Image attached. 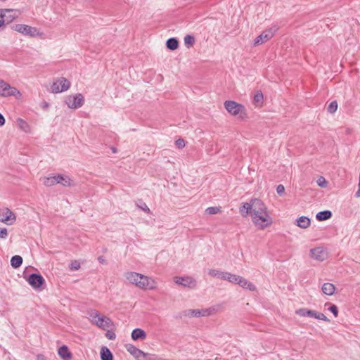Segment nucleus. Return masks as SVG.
<instances>
[{
	"label": "nucleus",
	"instance_id": "obj_1",
	"mask_svg": "<svg viewBox=\"0 0 360 360\" xmlns=\"http://www.w3.org/2000/svg\"><path fill=\"white\" fill-rule=\"evenodd\" d=\"M244 207L251 210L252 222L259 229H264L270 226L273 221L269 215L266 205L259 199H252Z\"/></svg>",
	"mask_w": 360,
	"mask_h": 360
},
{
	"label": "nucleus",
	"instance_id": "obj_2",
	"mask_svg": "<svg viewBox=\"0 0 360 360\" xmlns=\"http://www.w3.org/2000/svg\"><path fill=\"white\" fill-rule=\"evenodd\" d=\"M129 283L143 290H153L156 288V282L150 277L136 272L129 271L124 274Z\"/></svg>",
	"mask_w": 360,
	"mask_h": 360
},
{
	"label": "nucleus",
	"instance_id": "obj_3",
	"mask_svg": "<svg viewBox=\"0 0 360 360\" xmlns=\"http://www.w3.org/2000/svg\"><path fill=\"white\" fill-rule=\"evenodd\" d=\"M224 108L231 115L238 117L240 120H243L247 117L246 109L244 105L236 101H225Z\"/></svg>",
	"mask_w": 360,
	"mask_h": 360
},
{
	"label": "nucleus",
	"instance_id": "obj_4",
	"mask_svg": "<svg viewBox=\"0 0 360 360\" xmlns=\"http://www.w3.org/2000/svg\"><path fill=\"white\" fill-rule=\"evenodd\" d=\"M89 315L91 318V321L99 328L105 329L112 326L111 320L108 317L101 314L96 310H92Z\"/></svg>",
	"mask_w": 360,
	"mask_h": 360
},
{
	"label": "nucleus",
	"instance_id": "obj_5",
	"mask_svg": "<svg viewBox=\"0 0 360 360\" xmlns=\"http://www.w3.org/2000/svg\"><path fill=\"white\" fill-rule=\"evenodd\" d=\"M0 96H14L20 98L22 96V94L15 87L11 86L8 83L0 79Z\"/></svg>",
	"mask_w": 360,
	"mask_h": 360
},
{
	"label": "nucleus",
	"instance_id": "obj_6",
	"mask_svg": "<svg viewBox=\"0 0 360 360\" xmlns=\"http://www.w3.org/2000/svg\"><path fill=\"white\" fill-rule=\"evenodd\" d=\"M277 30V27H273L264 30L260 35L255 38L254 46H259L270 40L274 36Z\"/></svg>",
	"mask_w": 360,
	"mask_h": 360
},
{
	"label": "nucleus",
	"instance_id": "obj_7",
	"mask_svg": "<svg viewBox=\"0 0 360 360\" xmlns=\"http://www.w3.org/2000/svg\"><path fill=\"white\" fill-rule=\"evenodd\" d=\"M14 30L18 32L32 37L39 36L41 34L36 27H33L23 24L15 25L14 27Z\"/></svg>",
	"mask_w": 360,
	"mask_h": 360
},
{
	"label": "nucleus",
	"instance_id": "obj_8",
	"mask_svg": "<svg viewBox=\"0 0 360 360\" xmlns=\"http://www.w3.org/2000/svg\"><path fill=\"white\" fill-rule=\"evenodd\" d=\"M16 221L15 214L8 207L0 209V221L6 224L12 225Z\"/></svg>",
	"mask_w": 360,
	"mask_h": 360
},
{
	"label": "nucleus",
	"instance_id": "obj_9",
	"mask_svg": "<svg viewBox=\"0 0 360 360\" xmlns=\"http://www.w3.org/2000/svg\"><path fill=\"white\" fill-rule=\"evenodd\" d=\"M17 18L16 11L13 9H2L0 11V25L4 26L9 24Z\"/></svg>",
	"mask_w": 360,
	"mask_h": 360
},
{
	"label": "nucleus",
	"instance_id": "obj_10",
	"mask_svg": "<svg viewBox=\"0 0 360 360\" xmlns=\"http://www.w3.org/2000/svg\"><path fill=\"white\" fill-rule=\"evenodd\" d=\"M65 102L70 108L77 109L83 105L84 96L81 94H77L75 96H68L66 97Z\"/></svg>",
	"mask_w": 360,
	"mask_h": 360
},
{
	"label": "nucleus",
	"instance_id": "obj_11",
	"mask_svg": "<svg viewBox=\"0 0 360 360\" xmlns=\"http://www.w3.org/2000/svg\"><path fill=\"white\" fill-rule=\"evenodd\" d=\"M70 86V82L65 77H60L53 82L51 86L53 93H60L67 91Z\"/></svg>",
	"mask_w": 360,
	"mask_h": 360
},
{
	"label": "nucleus",
	"instance_id": "obj_12",
	"mask_svg": "<svg viewBox=\"0 0 360 360\" xmlns=\"http://www.w3.org/2000/svg\"><path fill=\"white\" fill-rule=\"evenodd\" d=\"M174 281L178 285L189 288H195L197 285L196 281L190 276L175 277Z\"/></svg>",
	"mask_w": 360,
	"mask_h": 360
},
{
	"label": "nucleus",
	"instance_id": "obj_13",
	"mask_svg": "<svg viewBox=\"0 0 360 360\" xmlns=\"http://www.w3.org/2000/svg\"><path fill=\"white\" fill-rule=\"evenodd\" d=\"M311 257L317 261H324L328 257V252L322 247H318L310 250Z\"/></svg>",
	"mask_w": 360,
	"mask_h": 360
},
{
	"label": "nucleus",
	"instance_id": "obj_14",
	"mask_svg": "<svg viewBox=\"0 0 360 360\" xmlns=\"http://www.w3.org/2000/svg\"><path fill=\"white\" fill-rule=\"evenodd\" d=\"M27 281L35 289L40 288L45 282L44 278L40 274H37L30 275Z\"/></svg>",
	"mask_w": 360,
	"mask_h": 360
},
{
	"label": "nucleus",
	"instance_id": "obj_15",
	"mask_svg": "<svg viewBox=\"0 0 360 360\" xmlns=\"http://www.w3.org/2000/svg\"><path fill=\"white\" fill-rule=\"evenodd\" d=\"M185 316L193 317L208 316L211 315L210 309H188L184 312Z\"/></svg>",
	"mask_w": 360,
	"mask_h": 360
},
{
	"label": "nucleus",
	"instance_id": "obj_16",
	"mask_svg": "<svg viewBox=\"0 0 360 360\" xmlns=\"http://www.w3.org/2000/svg\"><path fill=\"white\" fill-rule=\"evenodd\" d=\"M57 184H61L64 186H73L75 184L73 181L68 176H63L61 174H56Z\"/></svg>",
	"mask_w": 360,
	"mask_h": 360
},
{
	"label": "nucleus",
	"instance_id": "obj_17",
	"mask_svg": "<svg viewBox=\"0 0 360 360\" xmlns=\"http://www.w3.org/2000/svg\"><path fill=\"white\" fill-rule=\"evenodd\" d=\"M126 349L134 357L140 359L143 354V352L133 345L129 344L126 345Z\"/></svg>",
	"mask_w": 360,
	"mask_h": 360
},
{
	"label": "nucleus",
	"instance_id": "obj_18",
	"mask_svg": "<svg viewBox=\"0 0 360 360\" xmlns=\"http://www.w3.org/2000/svg\"><path fill=\"white\" fill-rule=\"evenodd\" d=\"M237 284H238L243 288L248 289L250 291H255L256 290V287L252 283L242 276H240Z\"/></svg>",
	"mask_w": 360,
	"mask_h": 360
},
{
	"label": "nucleus",
	"instance_id": "obj_19",
	"mask_svg": "<svg viewBox=\"0 0 360 360\" xmlns=\"http://www.w3.org/2000/svg\"><path fill=\"white\" fill-rule=\"evenodd\" d=\"M58 354L63 360H70L72 359V354L65 345L58 349Z\"/></svg>",
	"mask_w": 360,
	"mask_h": 360
},
{
	"label": "nucleus",
	"instance_id": "obj_20",
	"mask_svg": "<svg viewBox=\"0 0 360 360\" xmlns=\"http://www.w3.org/2000/svg\"><path fill=\"white\" fill-rule=\"evenodd\" d=\"M131 338L134 340H145L146 338V333L141 328H136L131 333Z\"/></svg>",
	"mask_w": 360,
	"mask_h": 360
},
{
	"label": "nucleus",
	"instance_id": "obj_21",
	"mask_svg": "<svg viewBox=\"0 0 360 360\" xmlns=\"http://www.w3.org/2000/svg\"><path fill=\"white\" fill-rule=\"evenodd\" d=\"M316 311L314 310H310L305 308H302L296 310L295 313L296 314L300 316H309L315 318Z\"/></svg>",
	"mask_w": 360,
	"mask_h": 360
},
{
	"label": "nucleus",
	"instance_id": "obj_22",
	"mask_svg": "<svg viewBox=\"0 0 360 360\" xmlns=\"http://www.w3.org/2000/svg\"><path fill=\"white\" fill-rule=\"evenodd\" d=\"M18 127L25 133L31 132V127L30 124L24 120L18 118L16 120Z\"/></svg>",
	"mask_w": 360,
	"mask_h": 360
},
{
	"label": "nucleus",
	"instance_id": "obj_23",
	"mask_svg": "<svg viewBox=\"0 0 360 360\" xmlns=\"http://www.w3.org/2000/svg\"><path fill=\"white\" fill-rule=\"evenodd\" d=\"M321 290L326 295H332L335 290V286L330 283H325L321 288Z\"/></svg>",
	"mask_w": 360,
	"mask_h": 360
},
{
	"label": "nucleus",
	"instance_id": "obj_24",
	"mask_svg": "<svg viewBox=\"0 0 360 360\" xmlns=\"http://www.w3.org/2000/svg\"><path fill=\"white\" fill-rule=\"evenodd\" d=\"M310 223H311L310 219L308 217H304V216H302L297 219V226H299L302 229H307V227L309 226Z\"/></svg>",
	"mask_w": 360,
	"mask_h": 360
},
{
	"label": "nucleus",
	"instance_id": "obj_25",
	"mask_svg": "<svg viewBox=\"0 0 360 360\" xmlns=\"http://www.w3.org/2000/svg\"><path fill=\"white\" fill-rule=\"evenodd\" d=\"M101 360H113L112 352L106 347H103L101 350Z\"/></svg>",
	"mask_w": 360,
	"mask_h": 360
},
{
	"label": "nucleus",
	"instance_id": "obj_26",
	"mask_svg": "<svg viewBox=\"0 0 360 360\" xmlns=\"http://www.w3.org/2000/svg\"><path fill=\"white\" fill-rule=\"evenodd\" d=\"M331 216L332 212L330 210H324L318 212L316 215V218L319 221H324L330 219Z\"/></svg>",
	"mask_w": 360,
	"mask_h": 360
},
{
	"label": "nucleus",
	"instance_id": "obj_27",
	"mask_svg": "<svg viewBox=\"0 0 360 360\" xmlns=\"http://www.w3.org/2000/svg\"><path fill=\"white\" fill-rule=\"evenodd\" d=\"M239 278H240V276L232 274L229 272H225L224 277H223V280L228 281L231 283L237 284Z\"/></svg>",
	"mask_w": 360,
	"mask_h": 360
},
{
	"label": "nucleus",
	"instance_id": "obj_28",
	"mask_svg": "<svg viewBox=\"0 0 360 360\" xmlns=\"http://www.w3.org/2000/svg\"><path fill=\"white\" fill-rule=\"evenodd\" d=\"M22 264V257L19 255H15L12 257L11 259V265L15 268L17 269L21 266Z\"/></svg>",
	"mask_w": 360,
	"mask_h": 360
},
{
	"label": "nucleus",
	"instance_id": "obj_29",
	"mask_svg": "<svg viewBox=\"0 0 360 360\" xmlns=\"http://www.w3.org/2000/svg\"><path fill=\"white\" fill-rule=\"evenodd\" d=\"M166 45H167V49L174 51L178 48L179 42H178L177 39L175 38H169L167 41Z\"/></svg>",
	"mask_w": 360,
	"mask_h": 360
},
{
	"label": "nucleus",
	"instance_id": "obj_30",
	"mask_svg": "<svg viewBox=\"0 0 360 360\" xmlns=\"http://www.w3.org/2000/svg\"><path fill=\"white\" fill-rule=\"evenodd\" d=\"M43 184L46 186H52L55 184H57L56 181V175L52 176H47L44 178Z\"/></svg>",
	"mask_w": 360,
	"mask_h": 360
},
{
	"label": "nucleus",
	"instance_id": "obj_31",
	"mask_svg": "<svg viewBox=\"0 0 360 360\" xmlns=\"http://www.w3.org/2000/svg\"><path fill=\"white\" fill-rule=\"evenodd\" d=\"M224 273L225 272L220 271L216 270V269H209L208 270V274L210 276L214 277V278H220L222 280H223Z\"/></svg>",
	"mask_w": 360,
	"mask_h": 360
},
{
	"label": "nucleus",
	"instance_id": "obj_32",
	"mask_svg": "<svg viewBox=\"0 0 360 360\" xmlns=\"http://www.w3.org/2000/svg\"><path fill=\"white\" fill-rule=\"evenodd\" d=\"M139 360H166L165 359L158 357L156 354H152L149 353H143L142 359Z\"/></svg>",
	"mask_w": 360,
	"mask_h": 360
},
{
	"label": "nucleus",
	"instance_id": "obj_33",
	"mask_svg": "<svg viewBox=\"0 0 360 360\" xmlns=\"http://www.w3.org/2000/svg\"><path fill=\"white\" fill-rule=\"evenodd\" d=\"M184 40V44L187 47L192 46L195 43V38L193 35H186Z\"/></svg>",
	"mask_w": 360,
	"mask_h": 360
},
{
	"label": "nucleus",
	"instance_id": "obj_34",
	"mask_svg": "<svg viewBox=\"0 0 360 360\" xmlns=\"http://www.w3.org/2000/svg\"><path fill=\"white\" fill-rule=\"evenodd\" d=\"M221 211L220 207H210L205 210V213L210 215L216 214Z\"/></svg>",
	"mask_w": 360,
	"mask_h": 360
},
{
	"label": "nucleus",
	"instance_id": "obj_35",
	"mask_svg": "<svg viewBox=\"0 0 360 360\" xmlns=\"http://www.w3.org/2000/svg\"><path fill=\"white\" fill-rule=\"evenodd\" d=\"M338 109V103L335 101H332L328 107V111L330 112V113H334Z\"/></svg>",
	"mask_w": 360,
	"mask_h": 360
},
{
	"label": "nucleus",
	"instance_id": "obj_36",
	"mask_svg": "<svg viewBox=\"0 0 360 360\" xmlns=\"http://www.w3.org/2000/svg\"><path fill=\"white\" fill-rule=\"evenodd\" d=\"M263 94L261 91L257 92V94L254 96V102L255 103H260L263 101Z\"/></svg>",
	"mask_w": 360,
	"mask_h": 360
},
{
	"label": "nucleus",
	"instance_id": "obj_37",
	"mask_svg": "<svg viewBox=\"0 0 360 360\" xmlns=\"http://www.w3.org/2000/svg\"><path fill=\"white\" fill-rule=\"evenodd\" d=\"M317 184L321 188H326L328 183L323 176H320L317 180Z\"/></svg>",
	"mask_w": 360,
	"mask_h": 360
},
{
	"label": "nucleus",
	"instance_id": "obj_38",
	"mask_svg": "<svg viewBox=\"0 0 360 360\" xmlns=\"http://www.w3.org/2000/svg\"><path fill=\"white\" fill-rule=\"evenodd\" d=\"M246 203H247V202H244V203L243 204V205H242V206L240 207V212H241V214H242V215H243V216H246L247 214H250V213H251V210H252V209H247V208L244 207H245V205H245Z\"/></svg>",
	"mask_w": 360,
	"mask_h": 360
},
{
	"label": "nucleus",
	"instance_id": "obj_39",
	"mask_svg": "<svg viewBox=\"0 0 360 360\" xmlns=\"http://www.w3.org/2000/svg\"><path fill=\"white\" fill-rule=\"evenodd\" d=\"M79 268H80V263L77 260L72 261L70 264V269L71 270H78Z\"/></svg>",
	"mask_w": 360,
	"mask_h": 360
},
{
	"label": "nucleus",
	"instance_id": "obj_40",
	"mask_svg": "<svg viewBox=\"0 0 360 360\" xmlns=\"http://www.w3.org/2000/svg\"><path fill=\"white\" fill-rule=\"evenodd\" d=\"M315 319H319V320H322V321H324L326 322L330 321V320L323 314L319 313L317 311L316 312Z\"/></svg>",
	"mask_w": 360,
	"mask_h": 360
},
{
	"label": "nucleus",
	"instance_id": "obj_41",
	"mask_svg": "<svg viewBox=\"0 0 360 360\" xmlns=\"http://www.w3.org/2000/svg\"><path fill=\"white\" fill-rule=\"evenodd\" d=\"M315 319H319V320H322V321H324L326 322L330 321V320L323 314L319 313L317 311L316 312Z\"/></svg>",
	"mask_w": 360,
	"mask_h": 360
},
{
	"label": "nucleus",
	"instance_id": "obj_42",
	"mask_svg": "<svg viewBox=\"0 0 360 360\" xmlns=\"http://www.w3.org/2000/svg\"><path fill=\"white\" fill-rule=\"evenodd\" d=\"M330 311H331L333 313V314L334 315L335 317H337L338 315V309L336 305L335 304H331L328 309Z\"/></svg>",
	"mask_w": 360,
	"mask_h": 360
},
{
	"label": "nucleus",
	"instance_id": "obj_43",
	"mask_svg": "<svg viewBox=\"0 0 360 360\" xmlns=\"http://www.w3.org/2000/svg\"><path fill=\"white\" fill-rule=\"evenodd\" d=\"M8 237V231L6 228H0V238L5 239Z\"/></svg>",
	"mask_w": 360,
	"mask_h": 360
},
{
	"label": "nucleus",
	"instance_id": "obj_44",
	"mask_svg": "<svg viewBox=\"0 0 360 360\" xmlns=\"http://www.w3.org/2000/svg\"><path fill=\"white\" fill-rule=\"evenodd\" d=\"M175 144L179 148H183L185 147V142L182 139H177L175 142Z\"/></svg>",
	"mask_w": 360,
	"mask_h": 360
},
{
	"label": "nucleus",
	"instance_id": "obj_45",
	"mask_svg": "<svg viewBox=\"0 0 360 360\" xmlns=\"http://www.w3.org/2000/svg\"><path fill=\"white\" fill-rule=\"evenodd\" d=\"M276 192L279 195H282L285 192V187L282 184H279L276 188Z\"/></svg>",
	"mask_w": 360,
	"mask_h": 360
},
{
	"label": "nucleus",
	"instance_id": "obj_46",
	"mask_svg": "<svg viewBox=\"0 0 360 360\" xmlns=\"http://www.w3.org/2000/svg\"><path fill=\"white\" fill-rule=\"evenodd\" d=\"M139 207L146 213H150V209L145 202H141V205H139Z\"/></svg>",
	"mask_w": 360,
	"mask_h": 360
},
{
	"label": "nucleus",
	"instance_id": "obj_47",
	"mask_svg": "<svg viewBox=\"0 0 360 360\" xmlns=\"http://www.w3.org/2000/svg\"><path fill=\"white\" fill-rule=\"evenodd\" d=\"M106 336L109 340H114L115 338V334L109 331L106 333Z\"/></svg>",
	"mask_w": 360,
	"mask_h": 360
},
{
	"label": "nucleus",
	"instance_id": "obj_48",
	"mask_svg": "<svg viewBox=\"0 0 360 360\" xmlns=\"http://www.w3.org/2000/svg\"><path fill=\"white\" fill-rule=\"evenodd\" d=\"M5 124V118L0 113V127L3 126Z\"/></svg>",
	"mask_w": 360,
	"mask_h": 360
},
{
	"label": "nucleus",
	"instance_id": "obj_49",
	"mask_svg": "<svg viewBox=\"0 0 360 360\" xmlns=\"http://www.w3.org/2000/svg\"><path fill=\"white\" fill-rule=\"evenodd\" d=\"M37 360H46V358L43 354H38L37 356Z\"/></svg>",
	"mask_w": 360,
	"mask_h": 360
},
{
	"label": "nucleus",
	"instance_id": "obj_50",
	"mask_svg": "<svg viewBox=\"0 0 360 360\" xmlns=\"http://www.w3.org/2000/svg\"><path fill=\"white\" fill-rule=\"evenodd\" d=\"M98 260L101 263H103L105 262L104 259L101 257L98 258Z\"/></svg>",
	"mask_w": 360,
	"mask_h": 360
},
{
	"label": "nucleus",
	"instance_id": "obj_51",
	"mask_svg": "<svg viewBox=\"0 0 360 360\" xmlns=\"http://www.w3.org/2000/svg\"><path fill=\"white\" fill-rule=\"evenodd\" d=\"M112 151H113V153H115L116 150L115 148H113Z\"/></svg>",
	"mask_w": 360,
	"mask_h": 360
}]
</instances>
